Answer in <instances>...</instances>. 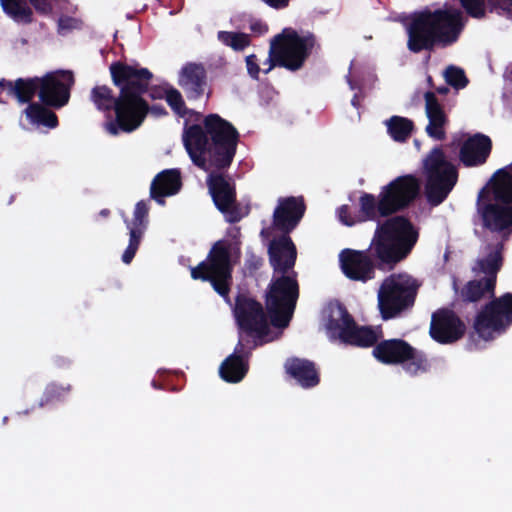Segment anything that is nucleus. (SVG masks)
Listing matches in <instances>:
<instances>
[{
  "instance_id": "obj_49",
  "label": "nucleus",
  "mask_w": 512,
  "mask_h": 512,
  "mask_svg": "<svg viewBox=\"0 0 512 512\" xmlns=\"http://www.w3.org/2000/svg\"><path fill=\"white\" fill-rule=\"evenodd\" d=\"M442 76L445 79V81L448 83V67H446L442 70Z\"/></svg>"
},
{
  "instance_id": "obj_51",
  "label": "nucleus",
  "mask_w": 512,
  "mask_h": 512,
  "mask_svg": "<svg viewBox=\"0 0 512 512\" xmlns=\"http://www.w3.org/2000/svg\"><path fill=\"white\" fill-rule=\"evenodd\" d=\"M108 213H109V211H108L107 209H104V210H102V211L100 212V214H101L102 216H104V217H105V216H107V215H108Z\"/></svg>"
},
{
  "instance_id": "obj_21",
  "label": "nucleus",
  "mask_w": 512,
  "mask_h": 512,
  "mask_svg": "<svg viewBox=\"0 0 512 512\" xmlns=\"http://www.w3.org/2000/svg\"><path fill=\"white\" fill-rule=\"evenodd\" d=\"M453 288L456 293L455 300L450 304V307L453 308H457L461 304L477 303L486 295L495 296V287H487V282L482 278L468 281L460 290H458L454 281Z\"/></svg>"
},
{
  "instance_id": "obj_55",
  "label": "nucleus",
  "mask_w": 512,
  "mask_h": 512,
  "mask_svg": "<svg viewBox=\"0 0 512 512\" xmlns=\"http://www.w3.org/2000/svg\"><path fill=\"white\" fill-rule=\"evenodd\" d=\"M152 385H153L154 388H158V385L156 384L155 381L152 382Z\"/></svg>"
},
{
  "instance_id": "obj_52",
  "label": "nucleus",
  "mask_w": 512,
  "mask_h": 512,
  "mask_svg": "<svg viewBox=\"0 0 512 512\" xmlns=\"http://www.w3.org/2000/svg\"><path fill=\"white\" fill-rule=\"evenodd\" d=\"M443 258L444 260H448V249L444 251Z\"/></svg>"
},
{
  "instance_id": "obj_34",
  "label": "nucleus",
  "mask_w": 512,
  "mask_h": 512,
  "mask_svg": "<svg viewBox=\"0 0 512 512\" xmlns=\"http://www.w3.org/2000/svg\"><path fill=\"white\" fill-rule=\"evenodd\" d=\"M487 13H496L507 19H512V0H487Z\"/></svg>"
},
{
  "instance_id": "obj_15",
  "label": "nucleus",
  "mask_w": 512,
  "mask_h": 512,
  "mask_svg": "<svg viewBox=\"0 0 512 512\" xmlns=\"http://www.w3.org/2000/svg\"><path fill=\"white\" fill-rule=\"evenodd\" d=\"M149 205L147 201L137 202L131 220L125 219L129 231V244L122 255V261L129 264L134 258L148 225Z\"/></svg>"
},
{
  "instance_id": "obj_46",
  "label": "nucleus",
  "mask_w": 512,
  "mask_h": 512,
  "mask_svg": "<svg viewBox=\"0 0 512 512\" xmlns=\"http://www.w3.org/2000/svg\"><path fill=\"white\" fill-rule=\"evenodd\" d=\"M261 235H262L263 237H267V238H268V237H270V235H271V229H270V228H263V229L261 230Z\"/></svg>"
},
{
  "instance_id": "obj_4",
  "label": "nucleus",
  "mask_w": 512,
  "mask_h": 512,
  "mask_svg": "<svg viewBox=\"0 0 512 512\" xmlns=\"http://www.w3.org/2000/svg\"><path fill=\"white\" fill-rule=\"evenodd\" d=\"M110 72L115 85L120 87V95L115 98L107 86H96L91 91V100L98 110L114 109L116 119L104 124L105 130L113 136L120 132H132L143 122L148 105L142 98L147 91L152 74L146 68H138L116 62Z\"/></svg>"
},
{
  "instance_id": "obj_36",
  "label": "nucleus",
  "mask_w": 512,
  "mask_h": 512,
  "mask_svg": "<svg viewBox=\"0 0 512 512\" xmlns=\"http://www.w3.org/2000/svg\"><path fill=\"white\" fill-rule=\"evenodd\" d=\"M465 331V323L450 309V343L462 338Z\"/></svg>"
},
{
  "instance_id": "obj_13",
  "label": "nucleus",
  "mask_w": 512,
  "mask_h": 512,
  "mask_svg": "<svg viewBox=\"0 0 512 512\" xmlns=\"http://www.w3.org/2000/svg\"><path fill=\"white\" fill-rule=\"evenodd\" d=\"M425 193L432 205L440 204L448 193V153L444 146H435L422 160Z\"/></svg>"
},
{
  "instance_id": "obj_23",
  "label": "nucleus",
  "mask_w": 512,
  "mask_h": 512,
  "mask_svg": "<svg viewBox=\"0 0 512 512\" xmlns=\"http://www.w3.org/2000/svg\"><path fill=\"white\" fill-rule=\"evenodd\" d=\"M425 102L426 114L429 120V123L426 126V132L434 139H443L445 137V113L433 92L425 93Z\"/></svg>"
},
{
  "instance_id": "obj_30",
  "label": "nucleus",
  "mask_w": 512,
  "mask_h": 512,
  "mask_svg": "<svg viewBox=\"0 0 512 512\" xmlns=\"http://www.w3.org/2000/svg\"><path fill=\"white\" fill-rule=\"evenodd\" d=\"M218 39L224 45L231 47L235 51H242L250 44V38L245 33L220 31Z\"/></svg>"
},
{
  "instance_id": "obj_18",
  "label": "nucleus",
  "mask_w": 512,
  "mask_h": 512,
  "mask_svg": "<svg viewBox=\"0 0 512 512\" xmlns=\"http://www.w3.org/2000/svg\"><path fill=\"white\" fill-rule=\"evenodd\" d=\"M248 357L249 352L245 351L242 337L240 336L234 352L223 361L219 368L221 378L232 383L241 381L248 371Z\"/></svg>"
},
{
  "instance_id": "obj_22",
  "label": "nucleus",
  "mask_w": 512,
  "mask_h": 512,
  "mask_svg": "<svg viewBox=\"0 0 512 512\" xmlns=\"http://www.w3.org/2000/svg\"><path fill=\"white\" fill-rule=\"evenodd\" d=\"M409 353H411V346L400 339L382 341L373 349L375 358L386 364L400 363Z\"/></svg>"
},
{
  "instance_id": "obj_12",
  "label": "nucleus",
  "mask_w": 512,
  "mask_h": 512,
  "mask_svg": "<svg viewBox=\"0 0 512 512\" xmlns=\"http://www.w3.org/2000/svg\"><path fill=\"white\" fill-rule=\"evenodd\" d=\"M419 283L408 274H392L384 279L377 292L380 314L384 320L399 317L415 302Z\"/></svg>"
},
{
  "instance_id": "obj_20",
  "label": "nucleus",
  "mask_w": 512,
  "mask_h": 512,
  "mask_svg": "<svg viewBox=\"0 0 512 512\" xmlns=\"http://www.w3.org/2000/svg\"><path fill=\"white\" fill-rule=\"evenodd\" d=\"M180 172L177 169H167L153 179L150 186V197L158 204L164 205L166 196H172L181 188Z\"/></svg>"
},
{
  "instance_id": "obj_38",
  "label": "nucleus",
  "mask_w": 512,
  "mask_h": 512,
  "mask_svg": "<svg viewBox=\"0 0 512 512\" xmlns=\"http://www.w3.org/2000/svg\"><path fill=\"white\" fill-rule=\"evenodd\" d=\"M36 11L40 13H49L55 0H29Z\"/></svg>"
},
{
  "instance_id": "obj_10",
  "label": "nucleus",
  "mask_w": 512,
  "mask_h": 512,
  "mask_svg": "<svg viewBox=\"0 0 512 512\" xmlns=\"http://www.w3.org/2000/svg\"><path fill=\"white\" fill-rule=\"evenodd\" d=\"M324 325L331 340L360 347L374 345L381 336L378 328L359 327L339 302H330L323 311Z\"/></svg>"
},
{
  "instance_id": "obj_44",
  "label": "nucleus",
  "mask_w": 512,
  "mask_h": 512,
  "mask_svg": "<svg viewBox=\"0 0 512 512\" xmlns=\"http://www.w3.org/2000/svg\"><path fill=\"white\" fill-rule=\"evenodd\" d=\"M262 263V260L260 258H256L254 256L251 257V259L247 260V265L253 269H257Z\"/></svg>"
},
{
  "instance_id": "obj_43",
  "label": "nucleus",
  "mask_w": 512,
  "mask_h": 512,
  "mask_svg": "<svg viewBox=\"0 0 512 512\" xmlns=\"http://www.w3.org/2000/svg\"><path fill=\"white\" fill-rule=\"evenodd\" d=\"M46 396L48 400H52L54 398L60 397L61 393L58 392V387L56 385H50L46 389Z\"/></svg>"
},
{
  "instance_id": "obj_31",
  "label": "nucleus",
  "mask_w": 512,
  "mask_h": 512,
  "mask_svg": "<svg viewBox=\"0 0 512 512\" xmlns=\"http://www.w3.org/2000/svg\"><path fill=\"white\" fill-rule=\"evenodd\" d=\"M467 23V17L459 9L450 7V45L455 43Z\"/></svg>"
},
{
  "instance_id": "obj_35",
  "label": "nucleus",
  "mask_w": 512,
  "mask_h": 512,
  "mask_svg": "<svg viewBox=\"0 0 512 512\" xmlns=\"http://www.w3.org/2000/svg\"><path fill=\"white\" fill-rule=\"evenodd\" d=\"M165 98L170 107L175 111L176 114L184 116L186 114V107L181 93L170 88L165 91Z\"/></svg>"
},
{
  "instance_id": "obj_5",
  "label": "nucleus",
  "mask_w": 512,
  "mask_h": 512,
  "mask_svg": "<svg viewBox=\"0 0 512 512\" xmlns=\"http://www.w3.org/2000/svg\"><path fill=\"white\" fill-rule=\"evenodd\" d=\"M475 209L484 230L503 239L512 235V162L496 170L478 191Z\"/></svg>"
},
{
  "instance_id": "obj_6",
  "label": "nucleus",
  "mask_w": 512,
  "mask_h": 512,
  "mask_svg": "<svg viewBox=\"0 0 512 512\" xmlns=\"http://www.w3.org/2000/svg\"><path fill=\"white\" fill-rule=\"evenodd\" d=\"M420 188L421 182L415 175L399 176L382 188L378 198L368 193L360 197L358 220L348 217L347 206L337 210L338 219L347 226L357 222L377 220L408 206L419 195Z\"/></svg>"
},
{
  "instance_id": "obj_8",
  "label": "nucleus",
  "mask_w": 512,
  "mask_h": 512,
  "mask_svg": "<svg viewBox=\"0 0 512 512\" xmlns=\"http://www.w3.org/2000/svg\"><path fill=\"white\" fill-rule=\"evenodd\" d=\"M73 84L74 76L70 70L48 72L43 77L19 78L15 82L0 80V87L6 88L7 95L20 103L30 102L37 93L42 103L54 108H61L69 102Z\"/></svg>"
},
{
  "instance_id": "obj_24",
  "label": "nucleus",
  "mask_w": 512,
  "mask_h": 512,
  "mask_svg": "<svg viewBox=\"0 0 512 512\" xmlns=\"http://www.w3.org/2000/svg\"><path fill=\"white\" fill-rule=\"evenodd\" d=\"M286 372L303 388L314 387L319 382V376L314 363L305 359H289L285 363Z\"/></svg>"
},
{
  "instance_id": "obj_50",
  "label": "nucleus",
  "mask_w": 512,
  "mask_h": 512,
  "mask_svg": "<svg viewBox=\"0 0 512 512\" xmlns=\"http://www.w3.org/2000/svg\"><path fill=\"white\" fill-rule=\"evenodd\" d=\"M437 91H438L439 93H441V94H444V93H446V92L448 91V89H447L446 87H443V86H442V87H439V88L437 89Z\"/></svg>"
},
{
  "instance_id": "obj_14",
  "label": "nucleus",
  "mask_w": 512,
  "mask_h": 512,
  "mask_svg": "<svg viewBox=\"0 0 512 512\" xmlns=\"http://www.w3.org/2000/svg\"><path fill=\"white\" fill-rule=\"evenodd\" d=\"M512 324V293L507 292L485 304L475 317L473 328L480 338L492 340Z\"/></svg>"
},
{
  "instance_id": "obj_7",
  "label": "nucleus",
  "mask_w": 512,
  "mask_h": 512,
  "mask_svg": "<svg viewBox=\"0 0 512 512\" xmlns=\"http://www.w3.org/2000/svg\"><path fill=\"white\" fill-rule=\"evenodd\" d=\"M240 228L233 226L227 230L226 237L217 241L211 248L205 261L191 268L193 279L209 281L214 290L230 303L229 290L232 270L240 258Z\"/></svg>"
},
{
  "instance_id": "obj_45",
  "label": "nucleus",
  "mask_w": 512,
  "mask_h": 512,
  "mask_svg": "<svg viewBox=\"0 0 512 512\" xmlns=\"http://www.w3.org/2000/svg\"><path fill=\"white\" fill-rule=\"evenodd\" d=\"M151 112L155 115H162L164 114V109L158 106H153L151 108Z\"/></svg>"
},
{
  "instance_id": "obj_27",
  "label": "nucleus",
  "mask_w": 512,
  "mask_h": 512,
  "mask_svg": "<svg viewBox=\"0 0 512 512\" xmlns=\"http://www.w3.org/2000/svg\"><path fill=\"white\" fill-rule=\"evenodd\" d=\"M4 12L15 22L30 23L32 10L26 0H0Z\"/></svg>"
},
{
  "instance_id": "obj_11",
  "label": "nucleus",
  "mask_w": 512,
  "mask_h": 512,
  "mask_svg": "<svg viewBox=\"0 0 512 512\" xmlns=\"http://www.w3.org/2000/svg\"><path fill=\"white\" fill-rule=\"evenodd\" d=\"M409 35L408 48L420 52L432 48L436 43L446 42L448 38V6L441 9H426L415 13L412 21L406 24Z\"/></svg>"
},
{
  "instance_id": "obj_32",
  "label": "nucleus",
  "mask_w": 512,
  "mask_h": 512,
  "mask_svg": "<svg viewBox=\"0 0 512 512\" xmlns=\"http://www.w3.org/2000/svg\"><path fill=\"white\" fill-rule=\"evenodd\" d=\"M466 14L474 19H484L487 16V0H459Z\"/></svg>"
},
{
  "instance_id": "obj_41",
  "label": "nucleus",
  "mask_w": 512,
  "mask_h": 512,
  "mask_svg": "<svg viewBox=\"0 0 512 512\" xmlns=\"http://www.w3.org/2000/svg\"><path fill=\"white\" fill-rule=\"evenodd\" d=\"M250 28L253 32L258 34H264L268 31L267 25L262 21H255L251 23Z\"/></svg>"
},
{
  "instance_id": "obj_54",
  "label": "nucleus",
  "mask_w": 512,
  "mask_h": 512,
  "mask_svg": "<svg viewBox=\"0 0 512 512\" xmlns=\"http://www.w3.org/2000/svg\"><path fill=\"white\" fill-rule=\"evenodd\" d=\"M272 67H273V65L270 64L269 67L265 70V72L268 73L271 70Z\"/></svg>"
},
{
  "instance_id": "obj_25",
  "label": "nucleus",
  "mask_w": 512,
  "mask_h": 512,
  "mask_svg": "<svg viewBox=\"0 0 512 512\" xmlns=\"http://www.w3.org/2000/svg\"><path fill=\"white\" fill-rule=\"evenodd\" d=\"M26 119L33 126L55 128L58 124L55 113L39 103H31L24 110Z\"/></svg>"
},
{
  "instance_id": "obj_56",
  "label": "nucleus",
  "mask_w": 512,
  "mask_h": 512,
  "mask_svg": "<svg viewBox=\"0 0 512 512\" xmlns=\"http://www.w3.org/2000/svg\"><path fill=\"white\" fill-rule=\"evenodd\" d=\"M427 80H428L429 84H431V80H432V79H431V77H430V76L428 77V79H427Z\"/></svg>"
},
{
  "instance_id": "obj_17",
  "label": "nucleus",
  "mask_w": 512,
  "mask_h": 512,
  "mask_svg": "<svg viewBox=\"0 0 512 512\" xmlns=\"http://www.w3.org/2000/svg\"><path fill=\"white\" fill-rule=\"evenodd\" d=\"M496 234L498 235V233ZM499 236L502 237L500 234ZM510 237L511 236L507 239L501 238V241L496 244L488 245V253L486 256L478 259L476 262V267L474 269L485 275L482 279L487 282V287L489 288L496 287L497 274L503 265L504 242Z\"/></svg>"
},
{
  "instance_id": "obj_47",
  "label": "nucleus",
  "mask_w": 512,
  "mask_h": 512,
  "mask_svg": "<svg viewBox=\"0 0 512 512\" xmlns=\"http://www.w3.org/2000/svg\"><path fill=\"white\" fill-rule=\"evenodd\" d=\"M346 78H347V82L350 86V89H352V90L356 89L357 85L351 80L350 76L348 75Z\"/></svg>"
},
{
  "instance_id": "obj_39",
  "label": "nucleus",
  "mask_w": 512,
  "mask_h": 512,
  "mask_svg": "<svg viewBox=\"0 0 512 512\" xmlns=\"http://www.w3.org/2000/svg\"><path fill=\"white\" fill-rule=\"evenodd\" d=\"M246 65L248 73L251 77L257 78L259 74V67L255 55H249L246 57Z\"/></svg>"
},
{
  "instance_id": "obj_3",
  "label": "nucleus",
  "mask_w": 512,
  "mask_h": 512,
  "mask_svg": "<svg viewBox=\"0 0 512 512\" xmlns=\"http://www.w3.org/2000/svg\"><path fill=\"white\" fill-rule=\"evenodd\" d=\"M418 233L404 217L378 224L367 250L345 249L339 254L342 272L351 280L366 282L375 277V267L390 270L404 259L417 242Z\"/></svg>"
},
{
  "instance_id": "obj_33",
  "label": "nucleus",
  "mask_w": 512,
  "mask_h": 512,
  "mask_svg": "<svg viewBox=\"0 0 512 512\" xmlns=\"http://www.w3.org/2000/svg\"><path fill=\"white\" fill-rule=\"evenodd\" d=\"M470 83L463 68L455 65L449 67V85L456 92L465 89Z\"/></svg>"
},
{
  "instance_id": "obj_2",
  "label": "nucleus",
  "mask_w": 512,
  "mask_h": 512,
  "mask_svg": "<svg viewBox=\"0 0 512 512\" xmlns=\"http://www.w3.org/2000/svg\"><path fill=\"white\" fill-rule=\"evenodd\" d=\"M204 128L205 131L200 125L186 127L182 135L184 147L194 165L208 172L207 185L215 206L227 222L236 223L247 211L237 204L235 188L221 171L232 163L239 134L217 114L205 117Z\"/></svg>"
},
{
  "instance_id": "obj_37",
  "label": "nucleus",
  "mask_w": 512,
  "mask_h": 512,
  "mask_svg": "<svg viewBox=\"0 0 512 512\" xmlns=\"http://www.w3.org/2000/svg\"><path fill=\"white\" fill-rule=\"evenodd\" d=\"M81 26L82 21L76 17L61 16L58 20V32L61 35H66L75 29H80Z\"/></svg>"
},
{
  "instance_id": "obj_42",
  "label": "nucleus",
  "mask_w": 512,
  "mask_h": 512,
  "mask_svg": "<svg viewBox=\"0 0 512 512\" xmlns=\"http://www.w3.org/2000/svg\"><path fill=\"white\" fill-rule=\"evenodd\" d=\"M264 3L275 9H282L288 6L289 0H262Z\"/></svg>"
},
{
  "instance_id": "obj_48",
  "label": "nucleus",
  "mask_w": 512,
  "mask_h": 512,
  "mask_svg": "<svg viewBox=\"0 0 512 512\" xmlns=\"http://www.w3.org/2000/svg\"><path fill=\"white\" fill-rule=\"evenodd\" d=\"M351 104L355 107V108H358L359 106V102H358V95L355 94L352 101H351Z\"/></svg>"
},
{
  "instance_id": "obj_9",
  "label": "nucleus",
  "mask_w": 512,
  "mask_h": 512,
  "mask_svg": "<svg viewBox=\"0 0 512 512\" xmlns=\"http://www.w3.org/2000/svg\"><path fill=\"white\" fill-rule=\"evenodd\" d=\"M317 47L313 33L287 27L270 40L269 61H273V65L297 71Z\"/></svg>"
},
{
  "instance_id": "obj_26",
  "label": "nucleus",
  "mask_w": 512,
  "mask_h": 512,
  "mask_svg": "<svg viewBox=\"0 0 512 512\" xmlns=\"http://www.w3.org/2000/svg\"><path fill=\"white\" fill-rule=\"evenodd\" d=\"M429 334L438 343H448V309L440 308L432 314Z\"/></svg>"
},
{
  "instance_id": "obj_16",
  "label": "nucleus",
  "mask_w": 512,
  "mask_h": 512,
  "mask_svg": "<svg viewBox=\"0 0 512 512\" xmlns=\"http://www.w3.org/2000/svg\"><path fill=\"white\" fill-rule=\"evenodd\" d=\"M492 140L483 133L469 136L461 145L459 160L465 167H479L484 165L491 155Z\"/></svg>"
},
{
  "instance_id": "obj_28",
  "label": "nucleus",
  "mask_w": 512,
  "mask_h": 512,
  "mask_svg": "<svg viewBox=\"0 0 512 512\" xmlns=\"http://www.w3.org/2000/svg\"><path fill=\"white\" fill-rule=\"evenodd\" d=\"M388 134L394 141L405 142L413 130V122L405 117L392 116L385 121Z\"/></svg>"
},
{
  "instance_id": "obj_40",
  "label": "nucleus",
  "mask_w": 512,
  "mask_h": 512,
  "mask_svg": "<svg viewBox=\"0 0 512 512\" xmlns=\"http://www.w3.org/2000/svg\"><path fill=\"white\" fill-rule=\"evenodd\" d=\"M457 180H458V169H457V167L455 165L450 163V168H449V185H450L449 187H450V192L452 191V189L456 185Z\"/></svg>"
},
{
  "instance_id": "obj_19",
  "label": "nucleus",
  "mask_w": 512,
  "mask_h": 512,
  "mask_svg": "<svg viewBox=\"0 0 512 512\" xmlns=\"http://www.w3.org/2000/svg\"><path fill=\"white\" fill-rule=\"evenodd\" d=\"M179 85L189 99H198L206 89V72L201 64L187 63L179 72Z\"/></svg>"
},
{
  "instance_id": "obj_29",
  "label": "nucleus",
  "mask_w": 512,
  "mask_h": 512,
  "mask_svg": "<svg viewBox=\"0 0 512 512\" xmlns=\"http://www.w3.org/2000/svg\"><path fill=\"white\" fill-rule=\"evenodd\" d=\"M403 369L410 375L426 372L429 364L425 356L411 347V353L401 362Z\"/></svg>"
},
{
  "instance_id": "obj_1",
  "label": "nucleus",
  "mask_w": 512,
  "mask_h": 512,
  "mask_svg": "<svg viewBox=\"0 0 512 512\" xmlns=\"http://www.w3.org/2000/svg\"><path fill=\"white\" fill-rule=\"evenodd\" d=\"M305 212L300 197L280 198L273 213V227L283 235L269 244V259L274 274L266 292V308L271 318L268 322L262 305L245 296H239L234 316L241 332L254 338V347L280 337L282 329L289 325L299 296L294 265L296 247L288 236Z\"/></svg>"
},
{
  "instance_id": "obj_53",
  "label": "nucleus",
  "mask_w": 512,
  "mask_h": 512,
  "mask_svg": "<svg viewBox=\"0 0 512 512\" xmlns=\"http://www.w3.org/2000/svg\"><path fill=\"white\" fill-rule=\"evenodd\" d=\"M414 144L416 146V148L419 150L420 149V143L418 140H414Z\"/></svg>"
}]
</instances>
